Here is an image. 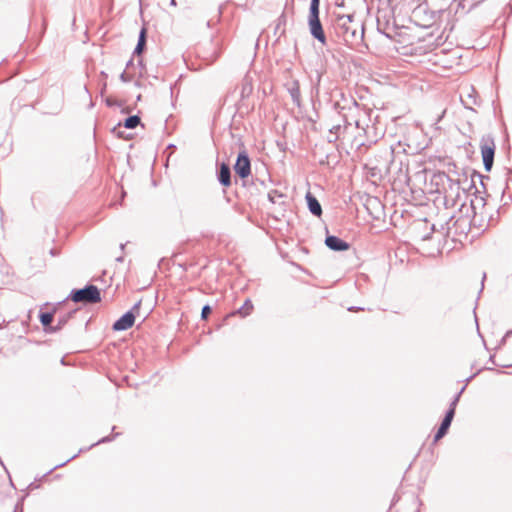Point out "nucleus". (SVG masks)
Returning a JSON list of instances; mask_svg holds the SVG:
<instances>
[{
    "label": "nucleus",
    "instance_id": "obj_30",
    "mask_svg": "<svg viewBox=\"0 0 512 512\" xmlns=\"http://www.w3.org/2000/svg\"><path fill=\"white\" fill-rule=\"evenodd\" d=\"M487 216V213L482 214V216L479 214L477 218V225H472V227L477 228L478 230H484V220Z\"/></svg>",
    "mask_w": 512,
    "mask_h": 512
},
{
    "label": "nucleus",
    "instance_id": "obj_49",
    "mask_svg": "<svg viewBox=\"0 0 512 512\" xmlns=\"http://www.w3.org/2000/svg\"><path fill=\"white\" fill-rule=\"evenodd\" d=\"M174 148H175V145H173V144H170V145L167 147V149H174Z\"/></svg>",
    "mask_w": 512,
    "mask_h": 512
},
{
    "label": "nucleus",
    "instance_id": "obj_36",
    "mask_svg": "<svg viewBox=\"0 0 512 512\" xmlns=\"http://www.w3.org/2000/svg\"><path fill=\"white\" fill-rule=\"evenodd\" d=\"M275 196L282 197V194H277V191L270 192V193L268 194V198H269V200H270L272 203H275V202H276V200H275Z\"/></svg>",
    "mask_w": 512,
    "mask_h": 512
},
{
    "label": "nucleus",
    "instance_id": "obj_48",
    "mask_svg": "<svg viewBox=\"0 0 512 512\" xmlns=\"http://www.w3.org/2000/svg\"><path fill=\"white\" fill-rule=\"evenodd\" d=\"M132 63H133V62H132V60H129V61L127 62L126 67H127V68H129V66H130V65H132Z\"/></svg>",
    "mask_w": 512,
    "mask_h": 512
},
{
    "label": "nucleus",
    "instance_id": "obj_29",
    "mask_svg": "<svg viewBox=\"0 0 512 512\" xmlns=\"http://www.w3.org/2000/svg\"><path fill=\"white\" fill-rule=\"evenodd\" d=\"M236 145L238 148V152H237L235 160H250L246 150L244 148H242L240 146V144L236 143Z\"/></svg>",
    "mask_w": 512,
    "mask_h": 512
},
{
    "label": "nucleus",
    "instance_id": "obj_24",
    "mask_svg": "<svg viewBox=\"0 0 512 512\" xmlns=\"http://www.w3.org/2000/svg\"><path fill=\"white\" fill-rule=\"evenodd\" d=\"M399 163V171L401 175L399 176V181L403 182L405 184H409L410 182V176L408 174V163H405L403 161L398 162Z\"/></svg>",
    "mask_w": 512,
    "mask_h": 512
},
{
    "label": "nucleus",
    "instance_id": "obj_52",
    "mask_svg": "<svg viewBox=\"0 0 512 512\" xmlns=\"http://www.w3.org/2000/svg\"><path fill=\"white\" fill-rule=\"evenodd\" d=\"M29 487H30L31 489H33L34 487H37V486H36V485H34V483H30Z\"/></svg>",
    "mask_w": 512,
    "mask_h": 512
},
{
    "label": "nucleus",
    "instance_id": "obj_42",
    "mask_svg": "<svg viewBox=\"0 0 512 512\" xmlns=\"http://www.w3.org/2000/svg\"><path fill=\"white\" fill-rule=\"evenodd\" d=\"M316 74H317V76H316V84L319 85V83L321 81L322 74L319 71H317Z\"/></svg>",
    "mask_w": 512,
    "mask_h": 512
},
{
    "label": "nucleus",
    "instance_id": "obj_35",
    "mask_svg": "<svg viewBox=\"0 0 512 512\" xmlns=\"http://www.w3.org/2000/svg\"><path fill=\"white\" fill-rule=\"evenodd\" d=\"M140 306H141V300L136 302L128 312H133L136 316L139 313Z\"/></svg>",
    "mask_w": 512,
    "mask_h": 512
},
{
    "label": "nucleus",
    "instance_id": "obj_47",
    "mask_svg": "<svg viewBox=\"0 0 512 512\" xmlns=\"http://www.w3.org/2000/svg\"><path fill=\"white\" fill-rule=\"evenodd\" d=\"M485 278H486V274L484 273V274H483V278H482V288H481V290L483 289V286H484V280H485Z\"/></svg>",
    "mask_w": 512,
    "mask_h": 512
},
{
    "label": "nucleus",
    "instance_id": "obj_56",
    "mask_svg": "<svg viewBox=\"0 0 512 512\" xmlns=\"http://www.w3.org/2000/svg\"><path fill=\"white\" fill-rule=\"evenodd\" d=\"M1 327H2V326L0 325V328H1Z\"/></svg>",
    "mask_w": 512,
    "mask_h": 512
},
{
    "label": "nucleus",
    "instance_id": "obj_13",
    "mask_svg": "<svg viewBox=\"0 0 512 512\" xmlns=\"http://www.w3.org/2000/svg\"><path fill=\"white\" fill-rule=\"evenodd\" d=\"M325 245L332 251L342 252L349 249L350 244L335 235H326Z\"/></svg>",
    "mask_w": 512,
    "mask_h": 512
},
{
    "label": "nucleus",
    "instance_id": "obj_19",
    "mask_svg": "<svg viewBox=\"0 0 512 512\" xmlns=\"http://www.w3.org/2000/svg\"><path fill=\"white\" fill-rule=\"evenodd\" d=\"M307 206L309 211L314 216H320L322 214V208L319 201L310 192H307L306 196Z\"/></svg>",
    "mask_w": 512,
    "mask_h": 512
},
{
    "label": "nucleus",
    "instance_id": "obj_11",
    "mask_svg": "<svg viewBox=\"0 0 512 512\" xmlns=\"http://www.w3.org/2000/svg\"><path fill=\"white\" fill-rule=\"evenodd\" d=\"M482 160H494L495 143L492 137H483L480 142Z\"/></svg>",
    "mask_w": 512,
    "mask_h": 512
},
{
    "label": "nucleus",
    "instance_id": "obj_44",
    "mask_svg": "<svg viewBox=\"0 0 512 512\" xmlns=\"http://www.w3.org/2000/svg\"><path fill=\"white\" fill-rule=\"evenodd\" d=\"M349 311H358V310H364L363 308H360V307H355V306H352V307H349L348 309Z\"/></svg>",
    "mask_w": 512,
    "mask_h": 512
},
{
    "label": "nucleus",
    "instance_id": "obj_38",
    "mask_svg": "<svg viewBox=\"0 0 512 512\" xmlns=\"http://www.w3.org/2000/svg\"><path fill=\"white\" fill-rule=\"evenodd\" d=\"M105 102H106L107 106H109V107L119 105L117 100L111 99V98H107Z\"/></svg>",
    "mask_w": 512,
    "mask_h": 512
},
{
    "label": "nucleus",
    "instance_id": "obj_7",
    "mask_svg": "<svg viewBox=\"0 0 512 512\" xmlns=\"http://www.w3.org/2000/svg\"><path fill=\"white\" fill-rule=\"evenodd\" d=\"M351 102H352V107H349L351 115L350 116L344 115V119H345V123H346L344 128H342L340 125H336L330 130V134H335V140L340 136L341 133H344L348 129V127L352 125V122H354V124L357 128H362L365 131V133H368V131H366L361 126V120L358 118L354 119V114L359 113L361 111L359 104L356 102L355 99H352Z\"/></svg>",
    "mask_w": 512,
    "mask_h": 512
},
{
    "label": "nucleus",
    "instance_id": "obj_2",
    "mask_svg": "<svg viewBox=\"0 0 512 512\" xmlns=\"http://www.w3.org/2000/svg\"><path fill=\"white\" fill-rule=\"evenodd\" d=\"M472 225H477V216L470 218L469 213L463 214L456 217L455 215H449L444 224L441 225V229L445 230L447 236L453 234V236H467L471 230Z\"/></svg>",
    "mask_w": 512,
    "mask_h": 512
},
{
    "label": "nucleus",
    "instance_id": "obj_50",
    "mask_svg": "<svg viewBox=\"0 0 512 512\" xmlns=\"http://www.w3.org/2000/svg\"><path fill=\"white\" fill-rule=\"evenodd\" d=\"M168 164H169V162H168V161H165V162H164V167H165V169H166V170H167V168H168Z\"/></svg>",
    "mask_w": 512,
    "mask_h": 512
},
{
    "label": "nucleus",
    "instance_id": "obj_12",
    "mask_svg": "<svg viewBox=\"0 0 512 512\" xmlns=\"http://www.w3.org/2000/svg\"><path fill=\"white\" fill-rule=\"evenodd\" d=\"M135 322V314L133 312L124 313L118 320H116L112 329L114 331H125L131 328Z\"/></svg>",
    "mask_w": 512,
    "mask_h": 512
},
{
    "label": "nucleus",
    "instance_id": "obj_28",
    "mask_svg": "<svg viewBox=\"0 0 512 512\" xmlns=\"http://www.w3.org/2000/svg\"><path fill=\"white\" fill-rule=\"evenodd\" d=\"M465 388H466V386H463L461 388V390L453 397L452 401L450 402L448 410H452L454 416H455L456 406H457V404L460 400V397H461L462 393L464 392Z\"/></svg>",
    "mask_w": 512,
    "mask_h": 512
},
{
    "label": "nucleus",
    "instance_id": "obj_3",
    "mask_svg": "<svg viewBox=\"0 0 512 512\" xmlns=\"http://www.w3.org/2000/svg\"><path fill=\"white\" fill-rule=\"evenodd\" d=\"M319 13L320 0H311L308 14L309 31L314 39L318 40L322 45H325L327 38L320 21Z\"/></svg>",
    "mask_w": 512,
    "mask_h": 512
},
{
    "label": "nucleus",
    "instance_id": "obj_43",
    "mask_svg": "<svg viewBox=\"0 0 512 512\" xmlns=\"http://www.w3.org/2000/svg\"><path fill=\"white\" fill-rule=\"evenodd\" d=\"M336 6H337V7H345V2H344V0L336 1Z\"/></svg>",
    "mask_w": 512,
    "mask_h": 512
},
{
    "label": "nucleus",
    "instance_id": "obj_8",
    "mask_svg": "<svg viewBox=\"0 0 512 512\" xmlns=\"http://www.w3.org/2000/svg\"><path fill=\"white\" fill-rule=\"evenodd\" d=\"M486 207V200L481 195L474 194V197L470 199V205L466 206L465 202H462L459 207V212L462 213L463 210L466 211V213H469V211H472L473 217H478L480 214L486 213L485 211Z\"/></svg>",
    "mask_w": 512,
    "mask_h": 512
},
{
    "label": "nucleus",
    "instance_id": "obj_1",
    "mask_svg": "<svg viewBox=\"0 0 512 512\" xmlns=\"http://www.w3.org/2000/svg\"><path fill=\"white\" fill-rule=\"evenodd\" d=\"M334 15V29L339 38L349 46H355L363 42L364 26L362 23L354 21V13H334Z\"/></svg>",
    "mask_w": 512,
    "mask_h": 512
},
{
    "label": "nucleus",
    "instance_id": "obj_46",
    "mask_svg": "<svg viewBox=\"0 0 512 512\" xmlns=\"http://www.w3.org/2000/svg\"><path fill=\"white\" fill-rule=\"evenodd\" d=\"M50 254H51L52 256H56V255H57V252H56V250H55V249H51V250H50Z\"/></svg>",
    "mask_w": 512,
    "mask_h": 512
},
{
    "label": "nucleus",
    "instance_id": "obj_22",
    "mask_svg": "<svg viewBox=\"0 0 512 512\" xmlns=\"http://www.w3.org/2000/svg\"><path fill=\"white\" fill-rule=\"evenodd\" d=\"M146 40H147L146 29L142 28L139 33L137 45L133 52L134 55L140 56L142 54V52L144 51L145 46H146Z\"/></svg>",
    "mask_w": 512,
    "mask_h": 512
},
{
    "label": "nucleus",
    "instance_id": "obj_32",
    "mask_svg": "<svg viewBox=\"0 0 512 512\" xmlns=\"http://www.w3.org/2000/svg\"><path fill=\"white\" fill-rule=\"evenodd\" d=\"M211 312H212V309L209 305L203 306L202 311H201V318L207 319L208 316L211 314Z\"/></svg>",
    "mask_w": 512,
    "mask_h": 512
},
{
    "label": "nucleus",
    "instance_id": "obj_14",
    "mask_svg": "<svg viewBox=\"0 0 512 512\" xmlns=\"http://www.w3.org/2000/svg\"><path fill=\"white\" fill-rule=\"evenodd\" d=\"M453 418H454V415H453L452 410H447L437 432L434 435V442L439 441L447 434V432L451 426V423L453 421Z\"/></svg>",
    "mask_w": 512,
    "mask_h": 512
},
{
    "label": "nucleus",
    "instance_id": "obj_33",
    "mask_svg": "<svg viewBox=\"0 0 512 512\" xmlns=\"http://www.w3.org/2000/svg\"><path fill=\"white\" fill-rule=\"evenodd\" d=\"M120 80L122 82L127 83V82H130L132 80V76L127 71H124L120 75Z\"/></svg>",
    "mask_w": 512,
    "mask_h": 512
},
{
    "label": "nucleus",
    "instance_id": "obj_4",
    "mask_svg": "<svg viewBox=\"0 0 512 512\" xmlns=\"http://www.w3.org/2000/svg\"><path fill=\"white\" fill-rule=\"evenodd\" d=\"M462 181L458 175H453L441 193L444 194V205L453 208L461 201V197L465 196V188L461 187Z\"/></svg>",
    "mask_w": 512,
    "mask_h": 512
},
{
    "label": "nucleus",
    "instance_id": "obj_39",
    "mask_svg": "<svg viewBox=\"0 0 512 512\" xmlns=\"http://www.w3.org/2000/svg\"><path fill=\"white\" fill-rule=\"evenodd\" d=\"M156 163L157 162H152V164L150 165V170H151V173H152V184H153V186L157 185L156 180H155L154 175H153Z\"/></svg>",
    "mask_w": 512,
    "mask_h": 512
},
{
    "label": "nucleus",
    "instance_id": "obj_40",
    "mask_svg": "<svg viewBox=\"0 0 512 512\" xmlns=\"http://www.w3.org/2000/svg\"><path fill=\"white\" fill-rule=\"evenodd\" d=\"M121 128H122V124H121V123H119L117 127H114V128H113V130H112V131H113L114 133H117V135H118L119 137H122V132L120 131V129H121Z\"/></svg>",
    "mask_w": 512,
    "mask_h": 512
},
{
    "label": "nucleus",
    "instance_id": "obj_5",
    "mask_svg": "<svg viewBox=\"0 0 512 512\" xmlns=\"http://www.w3.org/2000/svg\"><path fill=\"white\" fill-rule=\"evenodd\" d=\"M69 298L75 303L95 304L101 301V293L97 286L88 284L81 289H73Z\"/></svg>",
    "mask_w": 512,
    "mask_h": 512
},
{
    "label": "nucleus",
    "instance_id": "obj_26",
    "mask_svg": "<svg viewBox=\"0 0 512 512\" xmlns=\"http://www.w3.org/2000/svg\"><path fill=\"white\" fill-rule=\"evenodd\" d=\"M253 310V304L250 299H247L244 304L237 310V313L242 317L250 315Z\"/></svg>",
    "mask_w": 512,
    "mask_h": 512
},
{
    "label": "nucleus",
    "instance_id": "obj_27",
    "mask_svg": "<svg viewBox=\"0 0 512 512\" xmlns=\"http://www.w3.org/2000/svg\"><path fill=\"white\" fill-rule=\"evenodd\" d=\"M377 29L379 32H381L382 34H384L387 38H392V35L387 32V30L389 29V22L386 21L385 24H383L380 20V18L378 17L377 18Z\"/></svg>",
    "mask_w": 512,
    "mask_h": 512
},
{
    "label": "nucleus",
    "instance_id": "obj_10",
    "mask_svg": "<svg viewBox=\"0 0 512 512\" xmlns=\"http://www.w3.org/2000/svg\"><path fill=\"white\" fill-rule=\"evenodd\" d=\"M390 152L393 160L399 159L404 156H415L419 152V147L411 146L406 142L399 141L395 145L390 146Z\"/></svg>",
    "mask_w": 512,
    "mask_h": 512
},
{
    "label": "nucleus",
    "instance_id": "obj_18",
    "mask_svg": "<svg viewBox=\"0 0 512 512\" xmlns=\"http://www.w3.org/2000/svg\"><path fill=\"white\" fill-rule=\"evenodd\" d=\"M460 97H461L462 104L467 109L473 110L472 106L479 104L477 96H476V91L473 87L469 88V91L467 92L466 96L461 94Z\"/></svg>",
    "mask_w": 512,
    "mask_h": 512
},
{
    "label": "nucleus",
    "instance_id": "obj_23",
    "mask_svg": "<svg viewBox=\"0 0 512 512\" xmlns=\"http://www.w3.org/2000/svg\"><path fill=\"white\" fill-rule=\"evenodd\" d=\"M252 91H253L252 80L248 76H245L241 83V91H240L241 98L244 99V98L248 97L252 93Z\"/></svg>",
    "mask_w": 512,
    "mask_h": 512
},
{
    "label": "nucleus",
    "instance_id": "obj_41",
    "mask_svg": "<svg viewBox=\"0 0 512 512\" xmlns=\"http://www.w3.org/2000/svg\"><path fill=\"white\" fill-rule=\"evenodd\" d=\"M494 162H483L484 168L486 171H491Z\"/></svg>",
    "mask_w": 512,
    "mask_h": 512
},
{
    "label": "nucleus",
    "instance_id": "obj_21",
    "mask_svg": "<svg viewBox=\"0 0 512 512\" xmlns=\"http://www.w3.org/2000/svg\"><path fill=\"white\" fill-rule=\"evenodd\" d=\"M74 313H75V310L64 313L62 315H59L57 324L54 325L53 328H50L52 333H56V332L60 331L67 324V322L73 316Z\"/></svg>",
    "mask_w": 512,
    "mask_h": 512
},
{
    "label": "nucleus",
    "instance_id": "obj_15",
    "mask_svg": "<svg viewBox=\"0 0 512 512\" xmlns=\"http://www.w3.org/2000/svg\"><path fill=\"white\" fill-rule=\"evenodd\" d=\"M285 87L293 101V103L297 107H301V93H300V85L298 80H291L285 84Z\"/></svg>",
    "mask_w": 512,
    "mask_h": 512
},
{
    "label": "nucleus",
    "instance_id": "obj_53",
    "mask_svg": "<svg viewBox=\"0 0 512 512\" xmlns=\"http://www.w3.org/2000/svg\"><path fill=\"white\" fill-rule=\"evenodd\" d=\"M138 64H139L141 67L143 66V62H142V60H141V59L138 61Z\"/></svg>",
    "mask_w": 512,
    "mask_h": 512
},
{
    "label": "nucleus",
    "instance_id": "obj_55",
    "mask_svg": "<svg viewBox=\"0 0 512 512\" xmlns=\"http://www.w3.org/2000/svg\"><path fill=\"white\" fill-rule=\"evenodd\" d=\"M171 4H172V5H175V0H171Z\"/></svg>",
    "mask_w": 512,
    "mask_h": 512
},
{
    "label": "nucleus",
    "instance_id": "obj_34",
    "mask_svg": "<svg viewBox=\"0 0 512 512\" xmlns=\"http://www.w3.org/2000/svg\"><path fill=\"white\" fill-rule=\"evenodd\" d=\"M76 457H77V454L73 455L72 457H70L69 459H67L65 462L55 465L53 468H51V469L47 472V474L51 473L52 471H54L55 469H57V468H59V467L64 466L66 463H68L69 461L73 460V459H74V458H76Z\"/></svg>",
    "mask_w": 512,
    "mask_h": 512
},
{
    "label": "nucleus",
    "instance_id": "obj_45",
    "mask_svg": "<svg viewBox=\"0 0 512 512\" xmlns=\"http://www.w3.org/2000/svg\"><path fill=\"white\" fill-rule=\"evenodd\" d=\"M511 334H512V331H508V332H506L505 336L503 337V341H504L507 337H509Z\"/></svg>",
    "mask_w": 512,
    "mask_h": 512
},
{
    "label": "nucleus",
    "instance_id": "obj_25",
    "mask_svg": "<svg viewBox=\"0 0 512 512\" xmlns=\"http://www.w3.org/2000/svg\"><path fill=\"white\" fill-rule=\"evenodd\" d=\"M140 117L138 115H132L124 120L123 127L127 129H134L140 124Z\"/></svg>",
    "mask_w": 512,
    "mask_h": 512
},
{
    "label": "nucleus",
    "instance_id": "obj_37",
    "mask_svg": "<svg viewBox=\"0 0 512 512\" xmlns=\"http://www.w3.org/2000/svg\"><path fill=\"white\" fill-rule=\"evenodd\" d=\"M219 56V53L214 51L210 58H207L208 64L213 63Z\"/></svg>",
    "mask_w": 512,
    "mask_h": 512
},
{
    "label": "nucleus",
    "instance_id": "obj_51",
    "mask_svg": "<svg viewBox=\"0 0 512 512\" xmlns=\"http://www.w3.org/2000/svg\"><path fill=\"white\" fill-rule=\"evenodd\" d=\"M475 375H472L466 379V382H469Z\"/></svg>",
    "mask_w": 512,
    "mask_h": 512
},
{
    "label": "nucleus",
    "instance_id": "obj_6",
    "mask_svg": "<svg viewBox=\"0 0 512 512\" xmlns=\"http://www.w3.org/2000/svg\"><path fill=\"white\" fill-rule=\"evenodd\" d=\"M456 164L455 162H447V169L444 171H436L431 176V185L436 187V191L441 193V190L447 186L449 180L453 175H458V172L455 170Z\"/></svg>",
    "mask_w": 512,
    "mask_h": 512
},
{
    "label": "nucleus",
    "instance_id": "obj_9",
    "mask_svg": "<svg viewBox=\"0 0 512 512\" xmlns=\"http://www.w3.org/2000/svg\"><path fill=\"white\" fill-rule=\"evenodd\" d=\"M374 162H366L364 165V169L366 172V176L373 182L376 183L383 178L384 173H386L392 165L396 162H384L383 167H378L372 165Z\"/></svg>",
    "mask_w": 512,
    "mask_h": 512
},
{
    "label": "nucleus",
    "instance_id": "obj_31",
    "mask_svg": "<svg viewBox=\"0 0 512 512\" xmlns=\"http://www.w3.org/2000/svg\"><path fill=\"white\" fill-rule=\"evenodd\" d=\"M116 436H118V433H115L111 436H105V437L101 438L100 440H98L96 443L92 444L91 447H94L101 443H108V442L112 441Z\"/></svg>",
    "mask_w": 512,
    "mask_h": 512
},
{
    "label": "nucleus",
    "instance_id": "obj_54",
    "mask_svg": "<svg viewBox=\"0 0 512 512\" xmlns=\"http://www.w3.org/2000/svg\"><path fill=\"white\" fill-rule=\"evenodd\" d=\"M116 260L117 261H123V257H118Z\"/></svg>",
    "mask_w": 512,
    "mask_h": 512
},
{
    "label": "nucleus",
    "instance_id": "obj_16",
    "mask_svg": "<svg viewBox=\"0 0 512 512\" xmlns=\"http://www.w3.org/2000/svg\"><path fill=\"white\" fill-rule=\"evenodd\" d=\"M217 178L221 185L229 186L231 184V169L229 162H221L217 171Z\"/></svg>",
    "mask_w": 512,
    "mask_h": 512
},
{
    "label": "nucleus",
    "instance_id": "obj_17",
    "mask_svg": "<svg viewBox=\"0 0 512 512\" xmlns=\"http://www.w3.org/2000/svg\"><path fill=\"white\" fill-rule=\"evenodd\" d=\"M55 313H56V308H54L53 311H51V312H40V314H39L40 323L43 326V329L46 333H52L50 328H53L52 322H53Z\"/></svg>",
    "mask_w": 512,
    "mask_h": 512
},
{
    "label": "nucleus",
    "instance_id": "obj_20",
    "mask_svg": "<svg viewBox=\"0 0 512 512\" xmlns=\"http://www.w3.org/2000/svg\"><path fill=\"white\" fill-rule=\"evenodd\" d=\"M234 170L240 178H246L251 173V162H235Z\"/></svg>",
    "mask_w": 512,
    "mask_h": 512
}]
</instances>
